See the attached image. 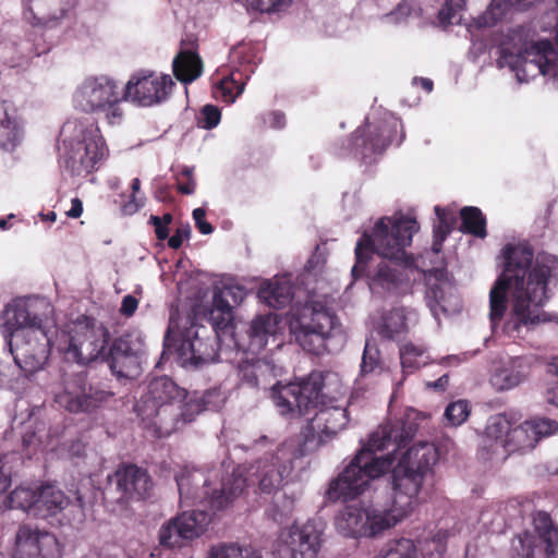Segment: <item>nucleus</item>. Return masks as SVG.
<instances>
[{
  "label": "nucleus",
  "mask_w": 558,
  "mask_h": 558,
  "mask_svg": "<svg viewBox=\"0 0 558 558\" xmlns=\"http://www.w3.org/2000/svg\"><path fill=\"white\" fill-rule=\"evenodd\" d=\"M57 335L58 331L9 335L8 344L15 364L27 374L40 371L48 362Z\"/></svg>",
  "instance_id": "nucleus-16"
},
{
  "label": "nucleus",
  "mask_w": 558,
  "mask_h": 558,
  "mask_svg": "<svg viewBox=\"0 0 558 558\" xmlns=\"http://www.w3.org/2000/svg\"><path fill=\"white\" fill-rule=\"evenodd\" d=\"M173 81L170 75L140 71L128 81L123 97L143 107L158 105L167 99Z\"/></svg>",
  "instance_id": "nucleus-19"
},
{
  "label": "nucleus",
  "mask_w": 558,
  "mask_h": 558,
  "mask_svg": "<svg viewBox=\"0 0 558 558\" xmlns=\"http://www.w3.org/2000/svg\"><path fill=\"white\" fill-rule=\"evenodd\" d=\"M207 558H262V555L252 546L231 542L211 546Z\"/></svg>",
  "instance_id": "nucleus-34"
},
{
  "label": "nucleus",
  "mask_w": 558,
  "mask_h": 558,
  "mask_svg": "<svg viewBox=\"0 0 558 558\" xmlns=\"http://www.w3.org/2000/svg\"><path fill=\"white\" fill-rule=\"evenodd\" d=\"M504 256V271L489 292V318L493 327L500 323L509 299L502 331L509 338L523 339L549 320L543 307L558 281V259L548 253L534 258L533 250L525 244L507 245Z\"/></svg>",
  "instance_id": "nucleus-1"
},
{
  "label": "nucleus",
  "mask_w": 558,
  "mask_h": 558,
  "mask_svg": "<svg viewBox=\"0 0 558 558\" xmlns=\"http://www.w3.org/2000/svg\"><path fill=\"white\" fill-rule=\"evenodd\" d=\"M158 538L159 544L167 548L181 547L182 541H185L174 518L168 520L160 526Z\"/></svg>",
  "instance_id": "nucleus-39"
},
{
  "label": "nucleus",
  "mask_w": 558,
  "mask_h": 558,
  "mask_svg": "<svg viewBox=\"0 0 558 558\" xmlns=\"http://www.w3.org/2000/svg\"><path fill=\"white\" fill-rule=\"evenodd\" d=\"M144 206V198L137 197V194H131L130 199L123 204L122 211L124 215H133Z\"/></svg>",
  "instance_id": "nucleus-55"
},
{
  "label": "nucleus",
  "mask_w": 558,
  "mask_h": 558,
  "mask_svg": "<svg viewBox=\"0 0 558 558\" xmlns=\"http://www.w3.org/2000/svg\"><path fill=\"white\" fill-rule=\"evenodd\" d=\"M205 215L206 213L203 208H195L193 210V218L199 232L203 234H210L214 231V228L209 222L205 220Z\"/></svg>",
  "instance_id": "nucleus-53"
},
{
  "label": "nucleus",
  "mask_w": 558,
  "mask_h": 558,
  "mask_svg": "<svg viewBox=\"0 0 558 558\" xmlns=\"http://www.w3.org/2000/svg\"><path fill=\"white\" fill-rule=\"evenodd\" d=\"M437 460L433 444H414L392 470L390 499L384 505L360 501L342 507L335 515L337 532L354 539H377L401 524L418 507L424 476Z\"/></svg>",
  "instance_id": "nucleus-3"
},
{
  "label": "nucleus",
  "mask_w": 558,
  "mask_h": 558,
  "mask_svg": "<svg viewBox=\"0 0 558 558\" xmlns=\"http://www.w3.org/2000/svg\"><path fill=\"white\" fill-rule=\"evenodd\" d=\"M557 53L548 40L532 43L523 27L510 29L499 44V68H509L520 83L538 75L546 76L558 87Z\"/></svg>",
  "instance_id": "nucleus-7"
},
{
  "label": "nucleus",
  "mask_w": 558,
  "mask_h": 558,
  "mask_svg": "<svg viewBox=\"0 0 558 558\" xmlns=\"http://www.w3.org/2000/svg\"><path fill=\"white\" fill-rule=\"evenodd\" d=\"M109 340V330L102 324L84 316L64 325L54 348L66 361L85 365L107 357Z\"/></svg>",
  "instance_id": "nucleus-12"
},
{
  "label": "nucleus",
  "mask_w": 558,
  "mask_h": 558,
  "mask_svg": "<svg viewBox=\"0 0 558 558\" xmlns=\"http://www.w3.org/2000/svg\"><path fill=\"white\" fill-rule=\"evenodd\" d=\"M461 231L477 238L486 236V219L477 207H464L461 209Z\"/></svg>",
  "instance_id": "nucleus-36"
},
{
  "label": "nucleus",
  "mask_w": 558,
  "mask_h": 558,
  "mask_svg": "<svg viewBox=\"0 0 558 558\" xmlns=\"http://www.w3.org/2000/svg\"><path fill=\"white\" fill-rule=\"evenodd\" d=\"M330 376L329 373L314 371L299 381L272 385V399L279 413L290 417L314 415L326 435L342 430L349 423L348 409L324 403L323 390Z\"/></svg>",
  "instance_id": "nucleus-6"
},
{
  "label": "nucleus",
  "mask_w": 558,
  "mask_h": 558,
  "mask_svg": "<svg viewBox=\"0 0 558 558\" xmlns=\"http://www.w3.org/2000/svg\"><path fill=\"white\" fill-rule=\"evenodd\" d=\"M557 430L558 423L550 418H535L512 427L505 414H496L487 422L481 457L486 461L504 462L511 453L532 450L542 438Z\"/></svg>",
  "instance_id": "nucleus-8"
},
{
  "label": "nucleus",
  "mask_w": 558,
  "mask_h": 558,
  "mask_svg": "<svg viewBox=\"0 0 558 558\" xmlns=\"http://www.w3.org/2000/svg\"><path fill=\"white\" fill-rule=\"evenodd\" d=\"M320 543V532L313 523L307 522L282 532L277 551L280 558H316Z\"/></svg>",
  "instance_id": "nucleus-21"
},
{
  "label": "nucleus",
  "mask_w": 558,
  "mask_h": 558,
  "mask_svg": "<svg viewBox=\"0 0 558 558\" xmlns=\"http://www.w3.org/2000/svg\"><path fill=\"white\" fill-rule=\"evenodd\" d=\"M278 330V317L275 314L255 317L247 330V352L255 354L265 349L268 338L275 336Z\"/></svg>",
  "instance_id": "nucleus-27"
},
{
  "label": "nucleus",
  "mask_w": 558,
  "mask_h": 558,
  "mask_svg": "<svg viewBox=\"0 0 558 558\" xmlns=\"http://www.w3.org/2000/svg\"><path fill=\"white\" fill-rule=\"evenodd\" d=\"M23 126L11 101H0V149L11 151L22 141Z\"/></svg>",
  "instance_id": "nucleus-26"
},
{
  "label": "nucleus",
  "mask_w": 558,
  "mask_h": 558,
  "mask_svg": "<svg viewBox=\"0 0 558 558\" xmlns=\"http://www.w3.org/2000/svg\"><path fill=\"white\" fill-rule=\"evenodd\" d=\"M163 342L185 368H201L218 357L216 339L207 336V329L197 325L191 313L171 312Z\"/></svg>",
  "instance_id": "nucleus-10"
},
{
  "label": "nucleus",
  "mask_w": 558,
  "mask_h": 558,
  "mask_svg": "<svg viewBox=\"0 0 558 558\" xmlns=\"http://www.w3.org/2000/svg\"><path fill=\"white\" fill-rule=\"evenodd\" d=\"M222 315L219 313V314H215V311L210 310L209 313H208V319L213 326V329L215 330L216 332V337L219 338L220 337V332H229L231 331V328H232V322H223L222 323Z\"/></svg>",
  "instance_id": "nucleus-51"
},
{
  "label": "nucleus",
  "mask_w": 558,
  "mask_h": 558,
  "mask_svg": "<svg viewBox=\"0 0 558 558\" xmlns=\"http://www.w3.org/2000/svg\"><path fill=\"white\" fill-rule=\"evenodd\" d=\"M83 213V203L80 198L75 197L71 201V208L66 211L68 217L78 218Z\"/></svg>",
  "instance_id": "nucleus-57"
},
{
  "label": "nucleus",
  "mask_w": 558,
  "mask_h": 558,
  "mask_svg": "<svg viewBox=\"0 0 558 558\" xmlns=\"http://www.w3.org/2000/svg\"><path fill=\"white\" fill-rule=\"evenodd\" d=\"M250 4L260 12L279 11L288 7L292 0H247Z\"/></svg>",
  "instance_id": "nucleus-50"
},
{
  "label": "nucleus",
  "mask_w": 558,
  "mask_h": 558,
  "mask_svg": "<svg viewBox=\"0 0 558 558\" xmlns=\"http://www.w3.org/2000/svg\"><path fill=\"white\" fill-rule=\"evenodd\" d=\"M57 537L46 531L24 524L15 534L13 558H60Z\"/></svg>",
  "instance_id": "nucleus-20"
},
{
  "label": "nucleus",
  "mask_w": 558,
  "mask_h": 558,
  "mask_svg": "<svg viewBox=\"0 0 558 558\" xmlns=\"http://www.w3.org/2000/svg\"><path fill=\"white\" fill-rule=\"evenodd\" d=\"M123 101L119 84L108 75L87 76L72 95V104L77 111L102 114L111 125L123 121Z\"/></svg>",
  "instance_id": "nucleus-14"
},
{
  "label": "nucleus",
  "mask_w": 558,
  "mask_h": 558,
  "mask_svg": "<svg viewBox=\"0 0 558 558\" xmlns=\"http://www.w3.org/2000/svg\"><path fill=\"white\" fill-rule=\"evenodd\" d=\"M149 222L155 227V233L158 240H166L168 238V227L162 223L160 217L150 216Z\"/></svg>",
  "instance_id": "nucleus-56"
},
{
  "label": "nucleus",
  "mask_w": 558,
  "mask_h": 558,
  "mask_svg": "<svg viewBox=\"0 0 558 558\" xmlns=\"http://www.w3.org/2000/svg\"><path fill=\"white\" fill-rule=\"evenodd\" d=\"M418 225L410 217L381 218L371 234L364 233L355 246L354 279L366 276L374 294H399L409 287L407 271L414 265L404 248L412 242Z\"/></svg>",
  "instance_id": "nucleus-4"
},
{
  "label": "nucleus",
  "mask_w": 558,
  "mask_h": 558,
  "mask_svg": "<svg viewBox=\"0 0 558 558\" xmlns=\"http://www.w3.org/2000/svg\"><path fill=\"white\" fill-rule=\"evenodd\" d=\"M258 296L270 307H284L293 298L290 280L275 277L264 282L258 290Z\"/></svg>",
  "instance_id": "nucleus-28"
},
{
  "label": "nucleus",
  "mask_w": 558,
  "mask_h": 558,
  "mask_svg": "<svg viewBox=\"0 0 558 558\" xmlns=\"http://www.w3.org/2000/svg\"><path fill=\"white\" fill-rule=\"evenodd\" d=\"M319 441L313 427L286 439L276 453L257 460L250 469L233 468L231 472L220 469L209 475L197 469H184L177 475L181 501L208 504L213 510L227 508L244 489L258 483L260 492L271 494L283 486L294 469V463L317 449Z\"/></svg>",
  "instance_id": "nucleus-2"
},
{
  "label": "nucleus",
  "mask_w": 558,
  "mask_h": 558,
  "mask_svg": "<svg viewBox=\"0 0 558 558\" xmlns=\"http://www.w3.org/2000/svg\"><path fill=\"white\" fill-rule=\"evenodd\" d=\"M239 385L251 389H267L281 374V369L271 362L250 355L245 352L235 366Z\"/></svg>",
  "instance_id": "nucleus-22"
},
{
  "label": "nucleus",
  "mask_w": 558,
  "mask_h": 558,
  "mask_svg": "<svg viewBox=\"0 0 558 558\" xmlns=\"http://www.w3.org/2000/svg\"><path fill=\"white\" fill-rule=\"evenodd\" d=\"M415 316L414 311L395 307L383 315L378 331L384 338L395 340L408 331L409 322Z\"/></svg>",
  "instance_id": "nucleus-29"
},
{
  "label": "nucleus",
  "mask_w": 558,
  "mask_h": 558,
  "mask_svg": "<svg viewBox=\"0 0 558 558\" xmlns=\"http://www.w3.org/2000/svg\"><path fill=\"white\" fill-rule=\"evenodd\" d=\"M108 481L116 484L120 499L125 500L145 498L153 487L147 471L135 464L120 465Z\"/></svg>",
  "instance_id": "nucleus-24"
},
{
  "label": "nucleus",
  "mask_w": 558,
  "mask_h": 558,
  "mask_svg": "<svg viewBox=\"0 0 558 558\" xmlns=\"http://www.w3.org/2000/svg\"><path fill=\"white\" fill-rule=\"evenodd\" d=\"M464 9L465 0H446L439 10L438 20L442 25L460 24Z\"/></svg>",
  "instance_id": "nucleus-40"
},
{
  "label": "nucleus",
  "mask_w": 558,
  "mask_h": 558,
  "mask_svg": "<svg viewBox=\"0 0 558 558\" xmlns=\"http://www.w3.org/2000/svg\"><path fill=\"white\" fill-rule=\"evenodd\" d=\"M400 359L401 365L407 372H413L429 362L427 349L414 343H407L400 349Z\"/></svg>",
  "instance_id": "nucleus-35"
},
{
  "label": "nucleus",
  "mask_w": 558,
  "mask_h": 558,
  "mask_svg": "<svg viewBox=\"0 0 558 558\" xmlns=\"http://www.w3.org/2000/svg\"><path fill=\"white\" fill-rule=\"evenodd\" d=\"M183 391L167 376L154 378L135 404V412L157 437L173 433L180 424Z\"/></svg>",
  "instance_id": "nucleus-11"
},
{
  "label": "nucleus",
  "mask_w": 558,
  "mask_h": 558,
  "mask_svg": "<svg viewBox=\"0 0 558 558\" xmlns=\"http://www.w3.org/2000/svg\"><path fill=\"white\" fill-rule=\"evenodd\" d=\"M11 486V477L0 472V508H3V497L5 492Z\"/></svg>",
  "instance_id": "nucleus-58"
},
{
  "label": "nucleus",
  "mask_w": 558,
  "mask_h": 558,
  "mask_svg": "<svg viewBox=\"0 0 558 558\" xmlns=\"http://www.w3.org/2000/svg\"><path fill=\"white\" fill-rule=\"evenodd\" d=\"M227 400L226 392L220 388H213L204 392L201 398L202 410L218 411Z\"/></svg>",
  "instance_id": "nucleus-46"
},
{
  "label": "nucleus",
  "mask_w": 558,
  "mask_h": 558,
  "mask_svg": "<svg viewBox=\"0 0 558 558\" xmlns=\"http://www.w3.org/2000/svg\"><path fill=\"white\" fill-rule=\"evenodd\" d=\"M112 393L86 385L82 374L65 376L60 389L54 393V401L72 413L92 412L107 402Z\"/></svg>",
  "instance_id": "nucleus-18"
},
{
  "label": "nucleus",
  "mask_w": 558,
  "mask_h": 558,
  "mask_svg": "<svg viewBox=\"0 0 558 558\" xmlns=\"http://www.w3.org/2000/svg\"><path fill=\"white\" fill-rule=\"evenodd\" d=\"M35 515L48 517L62 511L69 504V498L53 485H43L38 489Z\"/></svg>",
  "instance_id": "nucleus-30"
},
{
  "label": "nucleus",
  "mask_w": 558,
  "mask_h": 558,
  "mask_svg": "<svg viewBox=\"0 0 558 558\" xmlns=\"http://www.w3.org/2000/svg\"><path fill=\"white\" fill-rule=\"evenodd\" d=\"M376 558H417V548L411 538L400 537L389 542L385 555Z\"/></svg>",
  "instance_id": "nucleus-38"
},
{
  "label": "nucleus",
  "mask_w": 558,
  "mask_h": 558,
  "mask_svg": "<svg viewBox=\"0 0 558 558\" xmlns=\"http://www.w3.org/2000/svg\"><path fill=\"white\" fill-rule=\"evenodd\" d=\"M445 538V533H437L432 539L425 542L424 550H428V558H442L446 551Z\"/></svg>",
  "instance_id": "nucleus-49"
},
{
  "label": "nucleus",
  "mask_w": 558,
  "mask_h": 558,
  "mask_svg": "<svg viewBox=\"0 0 558 558\" xmlns=\"http://www.w3.org/2000/svg\"><path fill=\"white\" fill-rule=\"evenodd\" d=\"M538 362L535 355H522L510 357L494 367L489 383L497 391L513 389L525 381L532 367Z\"/></svg>",
  "instance_id": "nucleus-23"
},
{
  "label": "nucleus",
  "mask_w": 558,
  "mask_h": 558,
  "mask_svg": "<svg viewBox=\"0 0 558 558\" xmlns=\"http://www.w3.org/2000/svg\"><path fill=\"white\" fill-rule=\"evenodd\" d=\"M401 128V121L391 113L385 114L379 125L366 123L364 128H359L352 137L354 155L367 160L373 155L383 153L393 142L400 144L403 133L399 137L397 135Z\"/></svg>",
  "instance_id": "nucleus-17"
},
{
  "label": "nucleus",
  "mask_w": 558,
  "mask_h": 558,
  "mask_svg": "<svg viewBox=\"0 0 558 558\" xmlns=\"http://www.w3.org/2000/svg\"><path fill=\"white\" fill-rule=\"evenodd\" d=\"M191 235V228L189 225L181 226L177 229L175 233L169 238L168 245L171 248H179L184 239H189Z\"/></svg>",
  "instance_id": "nucleus-52"
},
{
  "label": "nucleus",
  "mask_w": 558,
  "mask_h": 558,
  "mask_svg": "<svg viewBox=\"0 0 558 558\" xmlns=\"http://www.w3.org/2000/svg\"><path fill=\"white\" fill-rule=\"evenodd\" d=\"M178 181V190L186 195H191L195 191V180L193 178V168L182 167L180 172L177 175Z\"/></svg>",
  "instance_id": "nucleus-48"
},
{
  "label": "nucleus",
  "mask_w": 558,
  "mask_h": 558,
  "mask_svg": "<svg viewBox=\"0 0 558 558\" xmlns=\"http://www.w3.org/2000/svg\"><path fill=\"white\" fill-rule=\"evenodd\" d=\"M111 371L122 378H134L140 374V357L125 338L117 339L107 353Z\"/></svg>",
  "instance_id": "nucleus-25"
},
{
  "label": "nucleus",
  "mask_w": 558,
  "mask_h": 558,
  "mask_svg": "<svg viewBox=\"0 0 558 558\" xmlns=\"http://www.w3.org/2000/svg\"><path fill=\"white\" fill-rule=\"evenodd\" d=\"M286 123L284 114L278 111L270 113V125L272 128H282Z\"/></svg>",
  "instance_id": "nucleus-61"
},
{
  "label": "nucleus",
  "mask_w": 558,
  "mask_h": 558,
  "mask_svg": "<svg viewBox=\"0 0 558 558\" xmlns=\"http://www.w3.org/2000/svg\"><path fill=\"white\" fill-rule=\"evenodd\" d=\"M547 371L550 374L558 375V355L550 357L547 362Z\"/></svg>",
  "instance_id": "nucleus-64"
},
{
  "label": "nucleus",
  "mask_w": 558,
  "mask_h": 558,
  "mask_svg": "<svg viewBox=\"0 0 558 558\" xmlns=\"http://www.w3.org/2000/svg\"><path fill=\"white\" fill-rule=\"evenodd\" d=\"M445 287H450V284L448 282L444 281V282H440L439 284L435 286V288H433L434 298L437 300V302L439 304H441V306H445V304H444L445 299H444V294H442Z\"/></svg>",
  "instance_id": "nucleus-62"
},
{
  "label": "nucleus",
  "mask_w": 558,
  "mask_h": 558,
  "mask_svg": "<svg viewBox=\"0 0 558 558\" xmlns=\"http://www.w3.org/2000/svg\"><path fill=\"white\" fill-rule=\"evenodd\" d=\"M174 519L186 541L199 537L205 532L210 521L209 514L204 510L185 511Z\"/></svg>",
  "instance_id": "nucleus-33"
},
{
  "label": "nucleus",
  "mask_w": 558,
  "mask_h": 558,
  "mask_svg": "<svg viewBox=\"0 0 558 558\" xmlns=\"http://www.w3.org/2000/svg\"><path fill=\"white\" fill-rule=\"evenodd\" d=\"M248 77L247 74L241 70H235L230 76L223 77L220 82L218 89L221 92L223 98L228 102H233L235 98L244 90L245 82L243 77Z\"/></svg>",
  "instance_id": "nucleus-37"
},
{
  "label": "nucleus",
  "mask_w": 558,
  "mask_h": 558,
  "mask_svg": "<svg viewBox=\"0 0 558 558\" xmlns=\"http://www.w3.org/2000/svg\"><path fill=\"white\" fill-rule=\"evenodd\" d=\"M546 399L549 403L558 407V383L547 389Z\"/></svg>",
  "instance_id": "nucleus-63"
},
{
  "label": "nucleus",
  "mask_w": 558,
  "mask_h": 558,
  "mask_svg": "<svg viewBox=\"0 0 558 558\" xmlns=\"http://www.w3.org/2000/svg\"><path fill=\"white\" fill-rule=\"evenodd\" d=\"M39 486L22 484L3 497L4 509H16L35 515Z\"/></svg>",
  "instance_id": "nucleus-32"
},
{
  "label": "nucleus",
  "mask_w": 558,
  "mask_h": 558,
  "mask_svg": "<svg viewBox=\"0 0 558 558\" xmlns=\"http://www.w3.org/2000/svg\"><path fill=\"white\" fill-rule=\"evenodd\" d=\"M409 438L410 432L400 421L380 425L351 462L330 481L326 498L332 502L353 500L371 490L374 482L391 470L396 451Z\"/></svg>",
  "instance_id": "nucleus-5"
},
{
  "label": "nucleus",
  "mask_w": 558,
  "mask_h": 558,
  "mask_svg": "<svg viewBox=\"0 0 558 558\" xmlns=\"http://www.w3.org/2000/svg\"><path fill=\"white\" fill-rule=\"evenodd\" d=\"M445 418L451 426H460L470 415V407L466 401L458 400L447 405Z\"/></svg>",
  "instance_id": "nucleus-41"
},
{
  "label": "nucleus",
  "mask_w": 558,
  "mask_h": 558,
  "mask_svg": "<svg viewBox=\"0 0 558 558\" xmlns=\"http://www.w3.org/2000/svg\"><path fill=\"white\" fill-rule=\"evenodd\" d=\"M290 331L303 350L322 354L327 341L341 333V323L336 312L320 301H311L290 322Z\"/></svg>",
  "instance_id": "nucleus-13"
},
{
  "label": "nucleus",
  "mask_w": 558,
  "mask_h": 558,
  "mask_svg": "<svg viewBox=\"0 0 558 558\" xmlns=\"http://www.w3.org/2000/svg\"><path fill=\"white\" fill-rule=\"evenodd\" d=\"M533 522L536 533L544 543L558 535V530L553 525L548 513L537 512L534 515Z\"/></svg>",
  "instance_id": "nucleus-44"
},
{
  "label": "nucleus",
  "mask_w": 558,
  "mask_h": 558,
  "mask_svg": "<svg viewBox=\"0 0 558 558\" xmlns=\"http://www.w3.org/2000/svg\"><path fill=\"white\" fill-rule=\"evenodd\" d=\"M232 290H215L213 296V306L210 310L215 311V314L222 315L223 322H233V307L230 305L228 295H232Z\"/></svg>",
  "instance_id": "nucleus-42"
},
{
  "label": "nucleus",
  "mask_w": 558,
  "mask_h": 558,
  "mask_svg": "<svg viewBox=\"0 0 558 558\" xmlns=\"http://www.w3.org/2000/svg\"><path fill=\"white\" fill-rule=\"evenodd\" d=\"M137 306L138 300L135 296L128 294L122 299L120 313L126 317H130L135 313Z\"/></svg>",
  "instance_id": "nucleus-54"
},
{
  "label": "nucleus",
  "mask_w": 558,
  "mask_h": 558,
  "mask_svg": "<svg viewBox=\"0 0 558 558\" xmlns=\"http://www.w3.org/2000/svg\"><path fill=\"white\" fill-rule=\"evenodd\" d=\"M220 117L221 114L217 107L206 105L198 116V125L206 130L213 129L218 125Z\"/></svg>",
  "instance_id": "nucleus-47"
},
{
  "label": "nucleus",
  "mask_w": 558,
  "mask_h": 558,
  "mask_svg": "<svg viewBox=\"0 0 558 558\" xmlns=\"http://www.w3.org/2000/svg\"><path fill=\"white\" fill-rule=\"evenodd\" d=\"M435 213L438 218V225L434 228V232L438 238L446 239L453 229L457 219L451 210L440 206L435 207Z\"/></svg>",
  "instance_id": "nucleus-45"
},
{
  "label": "nucleus",
  "mask_w": 558,
  "mask_h": 558,
  "mask_svg": "<svg viewBox=\"0 0 558 558\" xmlns=\"http://www.w3.org/2000/svg\"><path fill=\"white\" fill-rule=\"evenodd\" d=\"M62 162L73 177H86L99 168L108 149L98 125L88 119L66 121L61 129Z\"/></svg>",
  "instance_id": "nucleus-9"
},
{
  "label": "nucleus",
  "mask_w": 558,
  "mask_h": 558,
  "mask_svg": "<svg viewBox=\"0 0 558 558\" xmlns=\"http://www.w3.org/2000/svg\"><path fill=\"white\" fill-rule=\"evenodd\" d=\"M380 368V353L375 342L367 340L364 347L361 374L366 375Z\"/></svg>",
  "instance_id": "nucleus-43"
},
{
  "label": "nucleus",
  "mask_w": 558,
  "mask_h": 558,
  "mask_svg": "<svg viewBox=\"0 0 558 558\" xmlns=\"http://www.w3.org/2000/svg\"><path fill=\"white\" fill-rule=\"evenodd\" d=\"M221 290H232L231 291L232 295H228V300L229 301L232 300L236 304H239V303H241L243 301V298H244V290H243V288L231 286V287H225Z\"/></svg>",
  "instance_id": "nucleus-59"
},
{
  "label": "nucleus",
  "mask_w": 558,
  "mask_h": 558,
  "mask_svg": "<svg viewBox=\"0 0 558 558\" xmlns=\"http://www.w3.org/2000/svg\"><path fill=\"white\" fill-rule=\"evenodd\" d=\"M466 360H468V354L463 353L460 355H448L446 357H442L441 363L447 364V365H458Z\"/></svg>",
  "instance_id": "nucleus-60"
},
{
  "label": "nucleus",
  "mask_w": 558,
  "mask_h": 558,
  "mask_svg": "<svg viewBox=\"0 0 558 558\" xmlns=\"http://www.w3.org/2000/svg\"><path fill=\"white\" fill-rule=\"evenodd\" d=\"M175 77L184 83H191L201 76L203 64L199 56L193 50H181L172 62Z\"/></svg>",
  "instance_id": "nucleus-31"
},
{
  "label": "nucleus",
  "mask_w": 558,
  "mask_h": 558,
  "mask_svg": "<svg viewBox=\"0 0 558 558\" xmlns=\"http://www.w3.org/2000/svg\"><path fill=\"white\" fill-rule=\"evenodd\" d=\"M4 327L11 333L56 332L52 304L44 298H25L7 305Z\"/></svg>",
  "instance_id": "nucleus-15"
}]
</instances>
